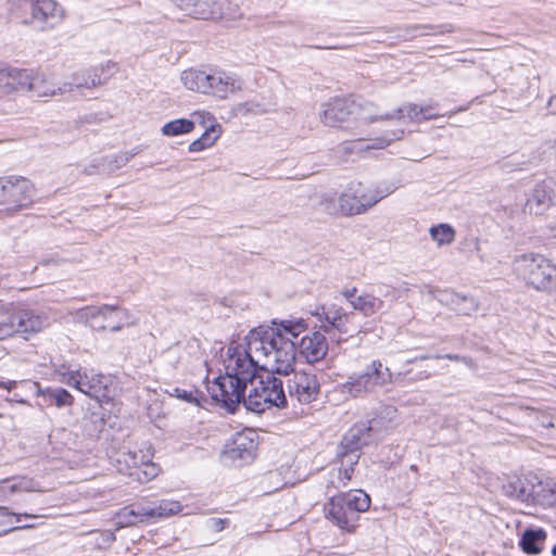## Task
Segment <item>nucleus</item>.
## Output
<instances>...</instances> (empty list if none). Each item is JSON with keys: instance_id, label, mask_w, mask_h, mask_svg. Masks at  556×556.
<instances>
[{"instance_id": "4468645a", "label": "nucleus", "mask_w": 556, "mask_h": 556, "mask_svg": "<svg viewBox=\"0 0 556 556\" xmlns=\"http://www.w3.org/2000/svg\"><path fill=\"white\" fill-rule=\"evenodd\" d=\"M556 205V181L545 179L538 182L529 193L523 212L530 215H542Z\"/></svg>"}, {"instance_id": "5701e85b", "label": "nucleus", "mask_w": 556, "mask_h": 556, "mask_svg": "<svg viewBox=\"0 0 556 556\" xmlns=\"http://www.w3.org/2000/svg\"><path fill=\"white\" fill-rule=\"evenodd\" d=\"M328 340L319 331L304 336L298 344V351L308 364H315L325 358L328 353Z\"/></svg>"}, {"instance_id": "f704fd0d", "label": "nucleus", "mask_w": 556, "mask_h": 556, "mask_svg": "<svg viewBox=\"0 0 556 556\" xmlns=\"http://www.w3.org/2000/svg\"><path fill=\"white\" fill-rule=\"evenodd\" d=\"M53 367L61 382L72 388H74L75 384H79L80 367H73V365L67 362L54 363Z\"/></svg>"}, {"instance_id": "79ce46f5", "label": "nucleus", "mask_w": 556, "mask_h": 556, "mask_svg": "<svg viewBox=\"0 0 556 556\" xmlns=\"http://www.w3.org/2000/svg\"><path fill=\"white\" fill-rule=\"evenodd\" d=\"M27 380H7V381H0V389H4L7 390L8 392H12V397H8L5 399L8 402H16V403H20V404H25V405H29L30 404L27 402L26 400V396L27 395H34L33 393H29L27 391H25V389H23L22 387H13V388H10L8 387L7 383H10V382H15L16 384L18 383H22V382H26Z\"/></svg>"}, {"instance_id": "6ab92c4d", "label": "nucleus", "mask_w": 556, "mask_h": 556, "mask_svg": "<svg viewBox=\"0 0 556 556\" xmlns=\"http://www.w3.org/2000/svg\"><path fill=\"white\" fill-rule=\"evenodd\" d=\"M257 434L252 429L237 432L226 445L225 455L231 460L250 462L254 458L257 447Z\"/></svg>"}, {"instance_id": "c85d7f7f", "label": "nucleus", "mask_w": 556, "mask_h": 556, "mask_svg": "<svg viewBox=\"0 0 556 556\" xmlns=\"http://www.w3.org/2000/svg\"><path fill=\"white\" fill-rule=\"evenodd\" d=\"M531 504L543 507L556 506V482L552 479L541 480L535 476Z\"/></svg>"}, {"instance_id": "ea45409f", "label": "nucleus", "mask_w": 556, "mask_h": 556, "mask_svg": "<svg viewBox=\"0 0 556 556\" xmlns=\"http://www.w3.org/2000/svg\"><path fill=\"white\" fill-rule=\"evenodd\" d=\"M134 464L135 463H134V458H131L130 450L119 451L116 454V457L114 458V465H115L117 471L122 475H125V476H128V477L135 479L134 471H136V469H138V468Z\"/></svg>"}, {"instance_id": "603ef678", "label": "nucleus", "mask_w": 556, "mask_h": 556, "mask_svg": "<svg viewBox=\"0 0 556 556\" xmlns=\"http://www.w3.org/2000/svg\"><path fill=\"white\" fill-rule=\"evenodd\" d=\"M229 520L228 519H223V518H210L207 521H206V528L211 531H215V532H220L223 531L226 526L228 525Z\"/></svg>"}, {"instance_id": "37998d69", "label": "nucleus", "mask_w": 556, "mask_h": 556, "mask_svg": "<svg viewBox=\"0 0 556 556\" xmlns=\"http://www.w3.org/2000/svg\"><path fill=\"white\" fill-rule=\"evenodd\" d=\"M319 203L326 213L330 215H341V195L337 198L334 192L324 193Z\"/></svg>"}, {"instance_id": "c756f323", "label": "nucleus", "mask_w": 556, "mask_h": 556, "mask_svg": "<svg viewBox=\"0 0 556 556\" xmlns=\"http://www.w3.org/2000/svg\"><path fill=\"white\" fill-rule=\"evenodd\" d=\"M180 81L187 89L206 94L208 70H198L192 67L185 70L180 74Z\"/></svg>"}, {"instance_id": "f03ea898", "label": "nucleus", "mask_w": 556, "mask_h": 556, "mask_svg": "<svg viewBox=\"0 0 556 556\" xmlns=\"http://www.w3.org/2000/svg\"><path fill=\"white\" fill-rule=\"evenodd\" d=\"M274 327H258L250 331L248 336L247 348L243 351L253 362V369L256 370L258 364L273 355V352L280 350V343L292 341L306 329L302 319L282 320L279 324L274 321Z\"/></svg>"}, {"instance_id": "a878e982", "label": "nucleus", "mask_w": 556, "mask_h": 556, "mask_svg": "<svg viewBox=\"0 0 556 556\" xmlns=\"http://www.w3.org/2000/svg\"><path fill=\"white\" fill-rule=\"evenodd\" d=\"M43 489L33 478L21 476L0 480V502L11 501L24 492H42Z\"/></svg>"}, {"instance_id": "f3484780", "label": "nucleus", "mask_w": 556, "mask_h": 556, "mask_svg": "<svg viewBox=\"0 0 556 556\" xmlns=\"http://www.w3.org/2000/svg\"><path fill=\"white\" fill-rule=\"evenodd\" d=\"M64 18V10L55 0H33L30 20L27 22L39 29L52 28Z\"/></svg>"}, {"instance_id": "3c124183", "label": "nucleus", "mask_w": 556, "mask_h": 556, "mask_svg": "<svg viewBox=\"0 0 556 556\" xmlns=\"http://www.w3.org/2000/svg\"><path fill=\"white\" fill-rule=\"evenodd\" d=\"M403 135H404L403 129L393 130L387 137L379 139L378 140L379 142L377 144L372 146V148L382 149L386 146L390 144L392 141L401 139L403 137Z\"/></svg>"}, {"instance_id": "052dcab7", "label": "nucleus", "mask_w": 556, "mask_h": 556, "mask_svg": "<svg viewBox=\"0 0 556 556\" xmlns=\"http://www.w3.org/2000/svg\"><path fill=\"white\" fill-rule=\"evenodd\" d=\"M429 358H434L433 356H430V355H420V356H417L413 359H409L408 363H414L416 361H424V359H429Z\"/></svg>"}, {"instance_id": "39448f33", "label": "nucleus", "mask_w": 556, "mask_h": 556, "mask_svg": "<svg viewBox=\"0 0 556 556\" xmlns=\"http://www.w3.org/2000/svg\"><path fill=\"white\" fill-rule=\"evenodd\" d=\"M370 506L369 496L362 490H354L331 497L326 514L340 529L353 531L359 518V513Z\"/></svg>"}, {"instance_id": "0eeeda50", "label": "nucleus", "mask_w": 556, "mask_h": 556, "mask_svg": "<svg viewBox=\"0 0 556 556\" xmlns=\"http://www.w3.org/2000/svg\"><path fill=\"white\" fill-rule=\"evenodd\" d=\"M395 189L392 185L365 187L361 182L351 184L341 193V215L365 214Z\"/></svg>"}, {"instance_id": "9b49d317", "label": "nucleus", "mask_w": 556, "mask_h": 556, "mask_svg": "<svg viewBox=\"0 0 556 556\" xmlns=\"http://www.w3.org/2000/svg\"><path fill=\"white\" fill-rule=\"evenodd\" d=\"M47 324V318L33 309L15 307L0 320V339L12 334H28L40 331Z\"/></svg>"}, {"instance_id": "bb28decb", "label": "nucleus", "mask_w": 556, "mask_h": 556, "mask_svg": "<svg viewBox=\"0 0 556 556\" xmlns=\"http://www.w3.org/2000/svg\"><path fill=\"white\" fill-rule=\"evenodd\" d=\"M535 483V475H527L523 477H511L503 484V492L506 496L531 504L533 498V488Z\"/></svg>"}, {"instance_id": "de8ad7c7", "label": "nucleus", "mask_w": 556, "mask_h": 556, "mask_svg": "<svg viewBox=\"0 0 556 556\" xmlns=\"http://www.w3.org/2000/svg\"><path fill=\"white\" fill-rule=\"evenodd\" d=\"M177 399H180L187 403L195 404L200 406V400L199 397H203L202 393H200L198 390H184L179 388L174 389V393Z\"/></svg>"}, {"instance_id": "a18cd8bd", "label": "nucleus", "mask_w": 556, "mask_h": 556, "mask_svg": "<svg viewBox=\"0 0 556 556\" xmlns=\"http://www.w3.org/2000/svg\"><path fill=\"white\" fill-rule=\"evenodd\" d=\"M359 452L356 450L350 451V448H341V445L338 450V457L341 459V466L348 468H354V465L358 463Z\"/></svg>"}, {"instance_id": "423d86ee", "label": "nucleus", "mask_w": 556, "mask_h": 556, "mask_svg": "<svg viewBox=\"0 0 556 556\" xmlns=\"http://www.w3.org/2000/svg\"><path fill=\"white\" fill-rule=\"evenodd\" d=\"M392 382L391 370L383 367L380 361L375 359L366 367L364 372L353 374L345 382L337 384L333 392L339 393L345 400L374 392L376 389Z\"/></svg>"}, {"instance_id": "4be33fe9", "label": "nucleus", "mask_w": 556, "mask_h": 556, "mask_svg": "<svg viewBox=\"0 0 556 556\" xmlns=\"http://www.w3.org/2000/svg\"><path fill=\"white\" fill-rule=\"evenodd\" d=\"M378 424L379 421L377 419L355 424L343 437L340 444L341 448H350V451L356 450L359 452L379 431Z\"/></svg>"}, {"instance_id": "dca6fc26", "label": "nucleus", "mask_w": 556, "mask_h": 556, "mask_svg": "<svg viewBox=\"0 0 556 556\" xmlns=\"http://www.w3.org/2000/svg\"><path fill=\"white\" fill-rule=\"evenodd\" d=\"M320 391V384L315 374L308 371H295L288 379V393L291 400L300 404L312 403Z\"/></svg>"}, {"instance_id": "864d4df0", "label": "nucleus", "mask_w": 556, "mask_h": 556, "mask_svg": "<svg viewBox=\"0 0 556 556\" xmlns=\"http://www.w3.org/2000/svg\"><path fill=\"white\" fill-rule=\"evenodd\" d=\"M435 359H440V358H444V359H450V361H456V362H464L465 364L471 366L472 364V361L471 358H468V357H465V356H460V355H457V354H445V355H434L433 356Z\"/></svg>"}, {"instance_id": "b1692460", "label": "nucleus", "mask_w": 556, "mask_h": 556, "mask_svg": "<svg viewBox=\"0 0 556 556\" xmlns=\"http://www.w3.org/2000/svg\"><path fill=\"white\" fill-rule=\"evenodd\" d=\"M27 91L36 97H53L68 92L67 84H59L54 75L28 71Z\"/></svg>"}, {"instance_id": "e433bc0d", "label": "nucleus", "mask_w": 556, "mask_h": 556, "mask_svg": "<svg viewBox=\"0 0 556 556\" xmlns=\"http://www.w3.org/2000/svg\"><path fill=\"white\" fill-rule=\"evenodd\" d=\"M194 123L187 118H178L167 122L162 127L161 131L164 136L174 137L184 134H189L193 130Z\"/></svg>"}, {"instance_id": "7c9ffc66", "label": "nucleus", "mask_w": 556, "mask_h": 556, "mask_svg": "<svg viewBox=\"0 0 556 556\" xmlns=\"http://www.w3.org/2000/svg\"><path fill=\"white\" fill-rule=\"evenodd\" d=\"M441 301L445 302L451 309L459 315L468 316L478 309V303L473 298L462 295L454 291L444 292Z\"/></svg>"}, {"instance_id": "412c9836", "label": "nucleus", "mask_w": 556, "mask_h": 556, "mask_svg": "<svg viewBox=\"0 0 556 556\" xmlns=\"http://www.w3.org/2000/svg\"><path fill=\"white\" fill-rule=\"evenodd\" d=\"M238 7L230 0H197L190 15L201 20L233 18Z\"/></svg>"}, {"instance_id": "09e8293b", "label": "nucleus", "mask_w": 556, "mask_h": 556, "mask_svg": "<svg viewBox=\"0 0 556 556\" xmlns=\"http://www.w3.org/2000/svg\"><path fill=\"white\" fill-rule=\"evenodd\" d=\"M236 112L239 114H249V113L260 114V113L265 112V109L263 108L262 104H260L257 102L248 101L244 103H239L236 106Z\"/></svg>"}, {"instance_id": "2f4dec72", "label": "nucleus", "mask_w": 556, "mask_h": 556, "mask_svg": "<svg viewBox=\"0 0 556 556\" xmlns=\"http://www.w3.org/2000/svg\"><path fill=\"white\" fill-rule=\"evenodd\" d=\"M99 72H103L102 67H94L92 70H88L81 73H76L73 75L71 81H65L67 84L68 92L74 88H92L103 84Z\"/></svg>"}, {"instance_id": "cd10ccee", "label": "nucleus", "mask_w": 556, "mask_h": 556, "mask_svg": "<svg viewBox=\"0 0 556 556\" xmlns=\"http://www.w3.org/2000/svg\"><path fill=\"white\" fill-rule=\"evenodd\" d=\"M28 70L4 66L0 63V90L11 94L17 91H27Z\"/></svg>"}, {"instance_id": "13d9d810", "label": "nucleus", "mask_w": 556, "mask_h": 556, "mask_svg": "<svg viewBox=\"0 0 556 556\" xmlns=\"http://www.w3.org/2000/svg\"><path fill=\"white\" fill-rule=\"evenodd\" d=\"M355 292H356V289L353 288V289H348L345 291L342 292L343 296L349 301V303L352 305V300L353 299H357V296L355 295Z\"/></svg>"}, {"instance_id": "49530a36", "label": "nucleus", "mask_w": 556, "mask_h": 556, "mask_svg": "<svg viewBox=\"0 0 556 556\" xmlns=\"http://www.w3.org/2000/svg\"><path fill=\"white\" fill-rule=\"evenodd\" d=\"M217 139V136L211 137L210 131L206 130L200 138L193 140L189 144L190 152H199L207 147H211Z\"/></svg>"}, {"instance_id": "6e6552de", "label": "nucleus", "mask_w": 556, "mask_h": 556, "mask_svg": "<svg viewBox=\"0 0 556 556\" xmlns=\"http://www.w3.org/2000/svg\"><path fill=\"white\" fill-rule=\"evenodd\" d=\"M76 318L98 331L110 330L117 332L131 324L127 309L106 304L83 307L76 312Z\"/></svg>"}, {"instance_id": "1a4fd4ad", "label": "nucleus", "mask_w": 556, "mask_h": 556, "mask_svg": "<svg viewBox=\"0 0 556 556\" xmlns=\"http://www.w3.org/2000/svg\"><path fill=\"white\" fill-rule=\"evenodd\" d=\"M35 189L30 180L22 176L0 177V205L4 214L13 216L28 207L34 200Z\"/></svg>"}, {"instance_id": "bf43d9fd", "label": "nucleus", "mask_w": 556, "mask_h": 556, "mask_svg": "<svg viewBox=\"0 0 556 556\" xmlns=\"http://www.w3.org/2000/svg\"><path fill=\"white\" fill-rule=\"evenodd\" d=\"M548 109L551 113L556 114V94L549 99Z\"/></svg>"}, {"instance_id": "4c0bfd02", "label": "nucleus", "mask_w": 556, "mask_h": 556, "mask_svg": "<svg viewBox=\"0 0 556 556\" xmlns=\"http://www.w3.org/2000/svg\"><path fill=\"white\" fill-rule=\"evenodd\" d=\"M430 236L438 245H448L455 239V230L448 224H439L430 228Z\"/></svg>"}, {"instance_id": "7ed1b4c3", "label": "nucleus", "mask_w": 556, "mask_h": 556, "mask_svg": "<svg viewBox=\"0 0 556 556\" xmlns=\"http://www.w3.org/2000/svg\"><path fill=\"white\" fill-rule=\"evenodd\" d=\"M251 390L244 400L248 410L256 414L264 413L271 407L283 408L287 406V396L283 391L282 380L274 374L265 371L264 375H256L249 380Z\"/></svg>"}, {"instance_id": "ddd939ff", "label": "nucleus", "mask_w": 556, "mask_h": 556, "mask_svg": "<svg viewBox=\"0 0 556 556\" xmlns=\"http://www.w3.org/2000/svg\"><path fill=\"white\" fill-rule=\"evenodd\" d=\"M113 379L93 369L80 372L79 384L74 388L98 402H110L112 394Z\"/></svg>"}, {"instance_id": "e2e57ef3", "label": "nucleus", "mask_w": 556, "mask_h": 556, "mask_svg": "<svg viewBox=\"0 0 556 556\" xmlns=\"http://www.w3.org/2000/svg\"><path fill=\"white\" fill-rule=\"evenodd\" d=\"M551 233L554 238H556V222L551 226Z\"/></svg>"}, {"instance_id": "20e7f679", "label": "nucleus", "mask_w": 556, "mask_h": 556, "mask_svg": "<svg viewBox=\"0 0 556 556\" xmlns=\"http://www.w3.org/2000/svg\"><path fill=\"white\" fill-rule=\"evenodd\" d=\"M514 270L535 290L556 292V265L544 255L533 252L518 255Z\"/></svg>"}, {"instance_id": "393cba45", "label": "nucleus", "mask_w": 556, "mask_h": 556, "mask_svg": "<svg viewBox=\"0 0 556 556\" xmlns=\"http://www.w3.org/2000/svg\"><path fill=\"white\" fill-rule=\"evenodd\" d=\"M131 458H134V465L138 468L135 473V480L140 483H146L155 478L160 472V467L152 462L153 448L149 444L144 448L139 451H131Z\"/></svg>"}, {"instance_id": "a19ab883", "label": "nucleus", "mask_w": 556, "mask_h": 556, "mask_svg": "<svg viewBox=\"0 0 556 556\" xmlns=\"http://www.w3.org/2000/svg\"><path fill=\"white\" fill-rule=\"evenodd\" d=\"M21 517V515L10 513L7 507H0V535L18 529Z\"/></svg>"}, {"instance_id": "a211bd4d", "label": "nucleus", "mask_w": 556, "mask_h": 556, "mask_svg": "<svg viewBox=\"0 0 556 556\" xmlns=\"http://www.w3.org/2000/svg\"><path fill=\"white\" fill-rule=\"evenodd\" d=\"M7 384H8L9 389L20 386L23 389H25V391L33 393L34 395L40 397L41 401H38L36 403V405L40 406V407L50 405L52 402H54V404L58 407L71 406L74 402V399L71 395V393L63 388L41 389L39 382H37V381H26V382H22L18 384H16L15 382H10Z\"/></svg>"}, {"instance_id": "6e6d98bb", "label": "nucleus", "mask_w": 556, "mask_h": 556, "mask_svg": "<svg viewBox=\"0 0 556 556\" xmlns=\"http://www.w3.org/2000/svg\"><path fill=\"white\" fill-rule=\"evenodd\" d=\"M354 468L342 467L338 471V476L343 485L351 480Z\"/></svg>"}, {"instance_id": "4d7b16f0", "label": "nucleus", "mask_w": 556, "mask_h": 556, "mask_svg": "<svg viewBox=\"0 0 556 556\" xmlns=\"http://www.w3.org/2000/svg\"><path fill=\"white\" fill-rule=\"evenodd\" d=\"M136 153L118 155L115 160L117 163L116 167L126 164Z\"/></svg>"}, {"instance_id": "aec40b11", "label": "nucleus", "mask_w": 556, "mask_h": 556, "mask_svg": "<svg viewBox=\"0 0 556 556\" xmlns=\"http://www.w3.org/2000/svg\"><path fill=\"white\" fill-rule=\"evenodd\" d=\"M273 353V355L263 359L258 364V367L271 374L277 372L288 375L293 370L296 355V344L293 340L283 341L282 344L280 343V350Z\"/></svg>"}, {"instance_id": "8fccbe9b", "label": "nucleus", "mask_w": 556, "mask_h": 556, "mask_svg": "<svg viewBox=\"0 0 556 556\" xmlns=\"http://www.w3.org/2000/svg\"><path fill=\"white\" fill-rule=\"evenodd\" d=\"M128 511H131L129 509V507H124L123 509H121L117 515H116V523L119 526V527H130V526H136L139 523L137 517L132 516V515H128L126 513Z\"/></svg>"}, {"instance_id": "58836bf2", "label": "nucleus", "mask_w": 556, "mask_h": 556, "mask_svg": "<svg viewBox=\"0 0 556 556\" xmlns=\"http://www.w3.org/2000/svg\"><path fill=\"white\" fill-rule=\"evenodd\" d=\"M154 520L167 518L179 514L182 510V505L177 501L162 500L153 504Z\"/></svg>"}, {"instance_id": "680f3d73", "label": "nucleus", "mask_w": 556, "mask_h": 556, "mask_svg": "<svg viewBox=\"0 0 556 556\" xmlns=\"http://www.w3.org/2000/svg\"><path fill=\"white\" fill-rule=\"evenodd\" d=\"M85 172L87 174H89V175L94 174L96 173V166L92 165V166H90V168H86Z\"/></svg>"}, {"instance_id": "0e129e2a", "label": "nucleus", "mask_w": 556, "mask_h": 556, "mask_svg": "<svg viewBox=\"0 0 556 556\" xmlns=\"http://www.w3.org/2000/svg\"><path fill=\"white\" fill-rule=\"evenodd\" d=\"M552 555H553V556H556V544H555V545L553 546V548H552Z\"/></svg>"}, {"instance_id": "72a5a7b5", "label": "nucleus", "mask_w": 556, "mask_h": 556, "mask_svg": "<svg viewBox=\"0 0 556 556\" xmlns=\"http://www.w3.org/2000/svg\"><path fill=\"white\" fill-rule=\"evenodd\" d=\"M383 305V301L372 294H362L352 300V307L361 312L364 316H371Z\"/></svg>"}, {"instance_id": "c03bdc74", "label": "nucleus", "mask_w": 556, "mask_h": 556, "mask_svg": "<svg viewBox=\"0 0 556 556\" xmlns=\"http://www.w3.org/2000/svg\"><path fill=\"white\" fill-rule=\"evenodd\" d=\"M129 509L131 511L127 514L137 517L139 523L154 520L153 505L137 504L129 506Z\"/></svg>"}, {"instance_id": "c9c22d12", "label": "nucleus", "mask_w": 556, "mask_h": 556, "mask_svg": "<svg viewBox=\"0 0 556 556\" xmlns=\"http://www.w3.org/2000/svg\"><path fill=\"white\" fill-rule=\"evenodd\" d=\"M324 314L325 319L331 327L338 329L341 332H348V330L344 329V326L350 321V318L353 316V314L345 313L341 307H337L334 305L328 307Z\"/></svg>"}, {"instance_id": "f257e3e1", "label": "nucleus", "mask_w": 556, "mask_h": 556, "mask_svg": "<svg viewBox=\"0 0 556 556\" xmlns=\"http://www.w3.org/2000/svg\"><path fill=\"white\" fill-rule=\"evenodd\" d=\"M222 357L225 375L215 378L207 390L213 400L235 413L240 403L244 404V391L249 380L254 378L255 369L241 345L230 344Z\"/></svg>"}, {"instance_id": "473e14b6", "label": "nucleus", "mask_w": 556, "mask_h": 556, "mask_svg": "<svg viewBox=\"0 0 556 556\" xmlns=\"http://www.w3.org/2000/svg\"><path fill=\"white\" fill-rule=\"evenodd\" d=\"M546 539V533L543 529H527L520 539V546L527 554H539L542 549V544Z\"/></svg>"}, {"instance_id": "9d476101", "label": "nucleus", "mask_w": 556, "mask_h": 556, "mask_svg": "<svg viewBox=\"0 0 556 556\" xmlns=\"http://www.w3.org/2000/svg\"><path fill=\"white\" fill-rule=\"evenodd\" d=\"M437 104L418 105L415 103H404L392 113L381 112L375 104H366L364 106L363 117L369 122L396 119L408 121L413 123H420L424 121L433 119L439 116L433 110Z\"/></svg>"}, {"instance_id": "f8f14e48", "label": "nucleus", "mask_w": 556, "mask_h": 556, "mask_svg": "<svg viewBox=\"0 0 556 556\" xmlns=\"http://www.w3.org/2000/svg\"><path fill=\"white\" fill-rule=\"evenodd\" d=\"M366 104L371 103L364 102L363 104H358L355 101L349 99H332L321 105V110L319 112L320 122L328 127H338L351 115H355L358 119L370 123L363 117V109Z\"/></svg>"}, {"instance_id": "5fc2aeb1", "label": "nucleus", "mask_w": 556, "mask_h": 556, "mask_svg": "<svg viewBox=\"0 0 556 556\" xmlns=\"http://www.w3.org/2000/svg\"><path fill=\"white\" fill-rule=\"evenodd\" d=\"M180 10L191 13L197 0H172Z\"/></svg>"}, {"instance_id": "2eb2a0df", "label": "nucleus", "mask_w": 556, "mask_h": 556, "mask_svg": "<svg viewBox=\"0 0 556 556\" xmlns=\"http://www.w3.org/2000/svg\"><path fill=\"white\" fill-rule=\"evenodd\" d=\"M243 80L236 74L222 68H208L206 96L226 100L242 90Z\"/></svg>"}]
</instances>
